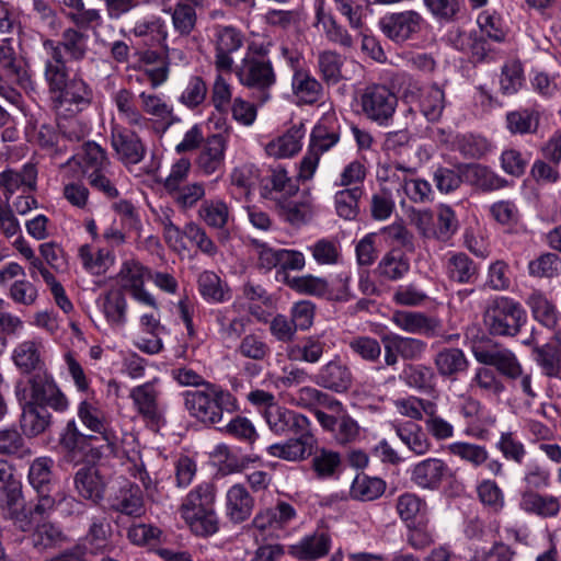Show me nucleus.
I'll list each match as a JSON object with an SVG mask.
<instances>
[{
    "instance_id": "obj_1",
    "label": "nucleus",
    "mask_w": 561,
    "mask_h": 561,
    "mask_svg": "<svg viewBox=\"0 0 561 561\" xmlns=\"http://www.w3.org/2000/svg\"><path fill=\"white\" fill-rule=\"evenodd\" d=\"M264 419L275 435L288 437L283 443L270 445L266 448L270 456L289 462H300L311 457L317 446V437L306 415L280 405H273L268 411H264Z\"/></svg>"
},
{
    "instance_id": "obj_2",
    "label": "nucleus",
    "mask_w": 561,
    "mask_h": 561,
    "mask_svg": "<svg viewBox=\"0 0 561 561\" xmlns=\"http://www.w3.org/2000/svg\"><path fill=\"white\" fill-rule=\"evenodd\" d=\"M80 421L99 435H84L76 422L69 421L61 434V446L73 454H82L88 461H98L115 454V436L106 430L103 412L88 401H82L78 408Z\"/></svg>"
},
{
    "instance_id": "obj_3",
    "label": "nucleus",
    "mask_w": 561,
    "mask_h": 561,
    "mask_svg": "<svg viewBox=\"0 0 561 561\" xmlns=\"http://www.w3.org/2000/svg\"><path fill=\"white\" fill-rule=\"evenodd\" d=\"M46 48L49 60L44 76L57 113L75 115L83 111L91 104V88L82 79L69 80L65 57L57 46L47 44Z\"/></svg>"
},
{
    "instance_id": "obj_4",
    "label": "nucleus",
    "mask_w": 561,
    "mask_h": 561,
    "mask_svg": "<svg viewBox=\"0 0 561 561\" xmlns=\"http://www.w3.org/2000/svg\"><path fill=\"white\" fill-rule=\"evenodd\" d=\"M184 405L191 416L206 425H218L225 413L237 410V400L228 391L211 382L204 388L187 390L183 393Z\"/></svg>"
},
{
    "instance_id": "obj_5",
    "label": "nucleus",
    "mask_w": 561,
    "mask_h": 561,
    "mask_svg": "<svg viewBox=\"0 0 561 561\" xmlns=\"http://www.w3.org/2000/svg\"><path fill=\"white\" fill-rule=\"evenodd\" d=\"M483 318L490 334L514 336L525 322V311L519 302L501 296L488 304Z\"/></svg>"
},
{
    "instance_id": "obj_6",
    "label": "nucleus",
    "mask_w": 561,
    "mask_h": 561,
    "mask_svg": "<svg viewBox=\"0 0 561 561\" xmlns=\"http://www.w3.org/2000/svg\"><path fill=\"white\" fill-rule=\"evenodd\" d=\"M30 393L27 389L22 388V383L16 385V396L25 403L42 404L53 408L56 411H64L68 407V400L60 391L53 378L46 373H35L30 379Z\"/></svg>"
},
{
    "instance_id": "obj_7",
    "label": "nucleus",
    "mask_w": 561,
    "mask_h": 561,
    "mask_svg": "<svg viewBox=\"0 0 561 561\" xmlns=\"http://www.w3.org/2000/svg\"><path fill=\"white\" fill-rule=\"evenodd\" d=\"M359 103L369 121L387 125L396 112L398 98L387 85L373 83L363 90Z\"/></svg>"
},
{
    "instance_id": "obj_8",
    "label": "nucleus",
    "mask_w": 561,
    "mask_h": 561,
    "mask_svg": "<svg viewBox=\"0 0 561 561\" xmlns=\"http://www.w3.org/2000/svg\"><path fill=\"white\" fill-rule=\"evenodd\" d=\"M391 322L407 333L420 334L426 337L442 336L447 343L459 337V334L444 335L442 333V321L420 311L396 310L391 314Z\"/></svg>"
},
{
    "instance_id": "obj_9",
    "label": "nucleus",
    "mask_w": 561,
    "mask_h": 561,
    "mask_svg": "<svg viewBox=\"0 0 561 561\" xmlns=\"http://www.w3.org/2000/svg\"><path fill=\"white\" fill-rule=\"evenodd\" d=\"M240 82L262 93V101L270 99L267 90L275 84L276 75L272 62L264 57L245 56L237 68Z\"/></svg>"
},
{
    "instance_id": "obj_10",
    "label": "nucleus",
    "mask_w": 561,
    "mask_h": 561,
    "mask_svg": "<svg viewBox=\"0 0 561 561\" xmlns=\"http://www.w3.org/2000/svg\"><path fill=\"white\" fill-rule=\"evenodd\" d=\"M0 515L22 533H28L34 528V522L31 519V513L26 508L22 489L18 482L3 484L0 488Z\"/></svg>"
},
{
    "instance_id": "obj_11",
    "label": "nucleus",
    "mask_w": 561,
    "mask_h": 561,
    "mask_svg": "<svg viewBox=\"0 0 561 561\" xmlns=\"http://www.w3.org/2000/svg\"><path fill=\"white\" fill-rule=\"evenodd\" d=\"M285 283L300 294L324 297L333 301H347L351 299L348 276L340 277L336 287H330L324 278L312 275L286 276Z\"/></svg>"
},
{
    "instance_id": "obj_12",
    "label": "nucleus",
    "mask_w": 561,
    "mask_h": 561,
    "mask_svg": "<svg viewBox=\"0 0 561 561\" xmlns=\"http://www.w3.org/2000/svg\"><path fill=\"white\" fill-rule=\"evenodd\" d=\"M340 140V135L323 125H317L311 133L308 150L299 163L298 179L309 181L313 178L321 156Z\"/></svg>"
},
{
    "instance_id": "obj_13",
    "label": "nucleus",
    "mask_w": 561,
    "mask_h": 561,
    "mask_svg": "<svg viewBox=\"0 0 561 561\" xmlns=\"http://www.w3.org/2000/svg\"><path fill=\"white\" fill-rule=\"evenodd\" d=\"M157 382L158 379L154 378L133 388L129 393L137 413L151 428H159L165 422L159 404L160 391Z\"/></svg>"
},
{
    "instance_id": "obj_14",
    "label": "nucleus",
    "mask_w": 561,
    "mask_h": 561,
    "mask_svg": "<svg viewBox=\"0 0 561 561\" xmlns=\"http://www.w3.org/2000/svg\"><path fill=\"white\" fill-rule=\"evenodd\" d=\"M424 20L413 10L390 13L379 21L381 32L392 42L403 44L412 39L422 30Z\"/></svg>"
},
{
    "instance_id": "obj_15",
    "label": "nucleus",
    "mask_w": 561,
    "mask_h": 561,
    "mask_svg": "<svg viewBox=\"0 0 561 561\" xmlns=\"http://www.w3.org/2000/svg\"><path fill=\"white\" fill-rule=\"evenodd\" d=\"M297 517L296 508L286 501H277L274 506L260 510L252 519L251 527L263 538L276 535Z\"/></svg>"
},
{
    "instance_id": "obj_16",
    "label": "nucleus",
    "mask_w": 561,
    "mask_h": 561,
    "mask_svg": "<svg viewBox=\"0 0 561 561\" xmlns=\"http://www.w3.org/2000/svg\"><path fill=\"white\" fill-rule=\"evenodd\" d=\"M525 345L533 346V357L542 375L548 378L561 379V330L545 344L539 345L535 336L523 341Z\"/></svg>"
},
{
    "instance_id": "obj_17",
    "label": "nucleus",
    "mask_w": 561,
    "mask_h": 561,
    "mask_svg": "<svg viewBox=\"0 0 561 561\" xmlns=\"http://www.w3.org/2000/svg\"><path fill=\"white\" fill-rule=\"evenodd\" d=\"M112 147L117 159L124 165H135L140 163L146 153L147 146L139 135L124 126L116 125L112 128Z\"/></svg>"
},
{
    "instance_id": "obj_18",
    "label": "nucleus",
    "mask_w": 561,
    "mask_h": 561,
    "mask_svg": "<svg viewBox=\"0 0 561 561\" xmlns=\"http://www.w3.org/2000/svg\"><path fill=\"white\" fill-rule=\"evenodd\" d=\"M215 65L219 70L230 71L233 65L231 54L243 45L242 33L233 26L218 25L214 34Z\"/></svg>"
},
{
    "instance_id": "obj_19",
    "label": "nucleus",
    "mask_w": 561,
    "mask_h": 561,
    "mask_svg": "<svg viewBox=\"0 0 561 561\" xmlns=\"http://www.w3.org/2000/svg\"><path fill=\"white\" fill-rule=\"evenodd\" d=\"M314 382L324 389L342 393L352 387L353 374L340 356H334L333 359L321 366L314 376Z\"/></svg>"
},
{
    "instance_id": "obj_20",
    "label": "nucleus",
    "mask_w": 561,
    "mask_h": 561,
    "mask_svg": "<svg viewBox=\"0 0 561 561\" xmlns=\"http://www.w3.org/2000/svg\"><path fill=\"white\" fill-rule=\"evenodd\" d=\"M47 44L57 46L62 57L64 53H66L69 59L75 61L84 59L88 53V35L75 27H68L62 31L61 39L59 42H55L53 39H45L43 42L42 57L44 59L45 69L47 68V62L49 60V54L46 48Z\"/></svg>"
},
{
    "instance_id": "obj_21",
    "label": "nucleus",
    "mask_w": 561,
    "mask_h": 561,
    "mask_svg": "<svg viewBox=\"0 0 561 561\" xmlns=\"http://www.w3.org/2000/svg\"><path fill=\"white\" fill-rule=\"evenodd\" d=\"M110 507L127 516L140 517L145 513L142 491L137 484L125 481L110 496Z\"/></svg>"
},
{
    "instance_id": "obj_22",
    "label": "nucleus",
    "mask_w": 561,
    "mask_h": 561,
    "mask_svg": "<svg viewBox=\"0 0 561 561\" xmlns=\"http://www.w3.org/2000/svg\"><path fill=\"white\" fill-rule=\"evenodd\" d=\"M449 474V467L439 458H427L414 465L411 481L426 490H437Z\"/></svg>"
},
{
    "instance_id": "obj_23",
    "label": "nucleus",
    "mask_w": 561,
    "mask_h": 561,
    "mask_svg": "<svg viewBox=\"0 0 561 561\" xmlns=\"http://www.w3.org/2000/svg\"><path fill=\"white\" fill-rule=\"evenodd\" d=\"M226 148L227 139L221 134L207 137L196 158L197 168L206 175L219 171L224 165Z\"/></svg>"
},
{
    "instance_id": "obj_24",
    "label": "nucleus",
    "mask_w": 561,
    "mask_h": 561,
    "mask_svg": "<svg viewBox=\"0 0 561 561\" xmlns=\"http://www.w3.org/2000/svg\"><path fill=\"white\" fill-rule=\"evenodd\" d=\"M476 359L484 365L494 366L502 375L516 379L522 375V366L515 354L507 348L476 350Z\"/></svg>"
},
{
    "instance_id": "obj_25",
    "label": "nucleus",
    "mask_w": 561,
    "mask_h": 561,
    "mask_svg": "<svg viewBox=\"0 0 561 561\" xmlns=\"http://www.w3.org/2000/svg\"><path fill=\"white\" fill-rule=\"evenodd\" d=\"M75 486L85 500L100 503L104 499L106 480L95 467H82L75 474Z\"/></svg>"
},
{
    "instance_id": "obj_26",
    "label": "nucleus",
    "mask_w": 561,
    "mask_h": 561,
    "mask_svg": "<svg viewBox=\"0 0 561 561\" xmlns=\"http://www.w3.org/2000/svg\"><path fill=\"white\" fill-rule=\"evenodd\" d=\"M253 507L254 500L244 485L234 484L228 490L226 514L232 523L240 524L247 520L251 516Z\"/></svg>"
},
{
    "instance_id": "obj_27",
    "label": "nucleus",
    "mask_w": 561,
    "mask_h": 561,
    "mask_svg": "<svg viewBox=\"0 0 561 561\" xmlns=\"http://www.w3.org/2000/svg\"><path fill=\"white\" fill-rule=\"evenodd\" d=\"M306 135V128L302 123L294 125L284 135L270 141L265 151L270 157L276 159L290 158L301 149V140Z\"/></svg>"
},
{
    "instance_id": "obj_28",
    "label": "nucleus",
    "mask_w": 561,
    "mask_h": 561,
    "mask_svg": "<svg viewBox=\"0 0 561 561\" xmlns=\"http://www.w3.org/2000/svg\"><path fill=\"white\" fill-rule=\"evenodd\" d=\"M463 180L482 192H493L508 185L507 180L482 164H463Z\"/></svg>"
},
{
    "instance_id": "obj_29",
    "label": "nucleus",
    "mask_w": 561,
    "mask_h": 561,
    "mask_svg": "<svg viewBox=\"0 0 561 561\" xmlns=\"http://www.w3.org/2000/svg\"><path fill=\"white\" fill-rule=\"evenodd\" d=\"M445 271L449 280L459 284H472L479 277L478 264L463 252L449 253Z\"/></svg>"
},
{
    "instance_id": "obj_30",
    "label": "nucleus",
    "mask_w": 561,
    "mask_h": 561,
    "mask_svg": "<svg viewBox=\"0 0 561 561\" xmlns=\"http://www.w3.org/2000/svg\"><path fill=\"white\" fill-rule=\"evenodd\" d=\"M37 169L33 163H26L20 171L5 170L0 173V187L8 194L22 190L23 193L36 188Z\"/></svg>"
},
{
    "instance_id": "obj_31",
    "label": "nucleus",
    "mask_w": 561,
    "mask_h": 561,
    "mask_svg": "<svg viewBox=\"0 0 561 561\" xmlns=\"http://www.w3.org/2000/svg\"><path fill=\"white\" fill-rule=\"evenodd\" d=\"M291 91L298 103L314 104L321 100L323 88L307 70L296 69L291 79Z\"/></svg>"
},
{
    "instance_id": "obj_32",
    "label": "nucleus",
    "mask_w": 561,
    "mask_h": 561,
    "mask_svg": "<svg viewBox=\"0 0 561 561\" xmlns=\"http://www.w3.org/2000/svg\"><path fill=\"white\" fill-rule=\"evenodd\" d=\"M50 420V413L42 404L24 403L20 426L25 436L36 437L48 428Z\"/></svg>"
},
{
    "instance_id": "obj_33",
    "label": "nucleus",
    "mask_w": 561,
    "mask_h": 561,
    "mask_svg": "<svg viewBox=\"0 0 561 561\" xmlns=\"http://www.w3.org/2000/svg\"><path fill=\"white\" fill-rule=\"evenodd\" d=\"M330 547V535L320 530L304 537L297 545L293 546V553L300 560H317L327 556Z\"/></svg>"
},
{
    "instance_id": "obj_34",
    "label": "nucleus",
    "mask_w": 561,
    "mask_h": 561,
    "mask_svg": "<svg viewBox=\"0 0 561 561\" xmlns=\"http://www.w3.org/2000/svg\"><path fill=\"white\" fill-rule=\"evenodd\" d=\"M215 486L210 483H203L193 489L181 505L183 517L196 516L203 512L214 510Z\"/></svg>"
},
{
    "instance_id": "obj_35",
    "label": "nucleus",
    "mask_w": 561,
    "mask_h": 561,
    "mask_svg": "<svg viewBox=\"0 0 561 561\" xmlns=\"http://www.w3.org/2000/svg\"><path fill=\"white\" fill-rule=\"evenodd\" d=\"M520 508L540 517H554L559 514L561 504L557 496L541 495L536 491H524L520 497Z\"/></svg>"
},
{
    "instance_id": "obj_36",
    "label": "nucleus",
    "mask_w": 561,
    "mask_h": 561,
    "mask_svg": "<svg viewBox=\"0 0 561 561\" xmlns=\"http://www.w3.org/2000/svg\"><path fill=\"white\" fill-rule=\"evenodd\" d=\"M434 365L442 377L455 379L467 370L469 362L460 348L446 347L435 355Z\"/></svg>"
},
{
    "instance_id": "obj_37",
    "label": "nucleus",
    "mask_w": 561,
    "mask_h": 561,
    "mask_svg": "<svg viewBox=\"0 0 561 561\" xmlns=\"http://www.w3.org/2000/svg\"><path fill=\"white\" fill-rule=\"evenodd\" d=\"M540 124V113L535 108H518L506 114V127L513 135L536 134Z\"/></svg>"
},
{
    "instance_id": "obj_38",
    "label": "nucleus",
    "mask_w": 561,
    "mask_h": 561,
    "mask_svg": "<svg viewBox=\"0 0 561 561\" xmlns=\"http://www.w3.org/2000/svg\"><path fill=\"white\" fill-rule=\"evenodd\" d=\"M130 32L136 37H148L151 46H157L164 53H168V26L161 18L136 22Z\"/></svg>"
},
{
    "instance_id": "obj_39",
    "label": "nucleus",
    "mask_w": 561,
    "mask_h": 561,
    "mask_svg": "<svg viewBox=\"0 0 561 561\" xmlns=\"http://www.w3.org/2000/svg\"><path fill=\"white\" fill-rule=\"evenodd\" d=\"M72 162L81 165L82 173L85 175V171H100L101 169H108L110 161L106 152L95 142H85L82 147V156L77 160V156H71L61 163L60 167L70 165Z\"/></svg>"
},
{
    "instance_id": "obj_40",
    "label": "nucleus",
    "mask_w": 561,
    "mask_h": 561,
    "mask_svg": "<svg viewBox=\"0 0 561 561\" xmlns=\"http://www.w3.org/2000/svg\"><path fill=\"white\" fill-rule=\"evenodd\" d=\"M325 343L318 335H309L300 343L287 348V356L291 360H300L309 364H317L324 353Z\"/></svg>"
},
{
    "instance_id": "obj_41",
    "label": "nucleus",
    "mask_w": 561,
    "mask_h": 561,
    "mask_svg": "<svg viewBox=\"0 0 561 561\" xmlns=\"http://www.w3.org/2000/svg\"><path fill=\"white\" fill-rule=\"evenodd\" d=\"M41 344L35 341L20 343L13 352L14 364L25 374L32 371L41 373L44 363L42 360Z\"/></svg>"
},
{
    "instance_id": "obj_42",
    "label": "nucleus",
    "mask_w": 561,
    "mask_h": 561,
    "mask_svg": "<svg viewBox=\"0 0 561 561\" xmlns=\"http://www.w3.org/2000/svg\"><path fill=\"white\" fill-rule=\"evenodd\" d=\"M396 433L401 442L416 455H424L431 448V443L423 430L413 422L394 425Z\"/></svg>"
},
{
    "instance_id": "obj_43",
    "label": "nucleus",
    "mask_w": 561,
    "mask_h": 561,
    "mask_svg": "<svg viewBox=\"0 0 561 561\" xmlns=\"http://www.w3.org/2000/svg\"><path fill=\"white\" fill-rule=\"evenodd\" d=\"M113 101L119 115L130 126L145 127L148 125L141 111L134 103V93L128 89H119L113 94Z\"/></svg>"
},
{
    "instance_id": "obj_44",
    "label": "nucleus",
    "mask_w": 561,
    "mask_h": 561,
    "mask_svg": "<svg viewBox=\"0 0 561 561\" xmlns=\"http://www.w3.org/2000/svg\"><path fill=\"white\" fill-rule=\"evenodd\" d=\"M317 19L318 23L322 26L325 38L330 43L344 49L353 48L355 43L354 37L343 25L339 24L331 14H325L322 9H319Z\"/></svg>"
},
{
    "instance_id": "obj_45",
    "label": "nucleus",
    "mask_w": 561,
    "mask_h": 561,
    "mask_svg": "<svg viewBox=\"0 0 561 561\" xmlns=\"http://www.w3.org/2000/svg\"><path fill=\"white\" fill-rule=\"evenodd\" d=\"M527 305L535 320L548 329L556 328L558 323V310L556 306L540 291H533L527 298Z\"/></svg>"
},
{
    "instance_id": "obj_46",
    "label": "nucleus",
    "mask_w": 561,
    "mask_h": 561,
    "mask_svg": "<svg viewBox=\"0 0 561 561\" xmlns=\"http://www.w3.org/2000/svg\"><path fill=\"white\" fill-rule=\"evenodd\" d=\"M409 270V260L399 249L388 251L377 266L378 274L388 280L401 279Z\"/></svg>"
},
{
    "instance_id": "obj_47",
    "label": "nucleus",
    "mask_w": 561,
    "mask_h": 561,
    "mask_svg": "<svg viewBox=\"0 0 561 561\" xmlns=\"http://www.w3.org/2000/svg\"><path fill=\"white\" fill-rule=\"evenodd\" d=\"M400 378L411 388L431 392L434 390L436 376L428 366L408 364L403 367Z\"/></svg>"
},
{
    "instance_id": "obj_48",
    "label": "nucleus",
    "mask_w": 561,
    "mask_h": 561,
    "mask_svg": "<svg viewBox=\"0 0 561 561\" xmlns=\"http://www.w3.org/2000/svg\"><path fill=\"white\" fill-rule=\"evenodd\" d=\"M32 541L36 550L45 551L64 545L67 536L57 525L45 522L35 527Z\"/></svg>"
},
{
    "instance_id": "obj_49",
    "label": "nucleus",
    "mask_w": 561,
    "mask_h": 561,
    "mask_svg": "<svg viewBox=\"0 0 561 561\" xmlns=\"http://www.w3.org/2000/svg\"><path fill=\"white\" fill-rule=\"evenodd\" d=\"M379 233L387 244L394 247L393 249H403L410 253L415 251V237L402 220L381 228Z\"/></svg>"
},
{
    "instance_id": "obj_50",
    "label": "nucleus",
    "mask_w": 561,
    "mask_h": 561,
    "mask_svg": "<svg viewBox=\"0 0 561 561\" xmlns=\"http://www.w3.org/2000/svg\"><path fill=\"white\" fill-rule=\"evenodd\" d=\"M311 467L320 479H329L336 474L341 467V455L337 451L314 447Z\"/></svg>"
},
{
    "instance_id": "obj_51",
    "label": "nucleus",
    "mask_w": 561,
    "mask_h": 561,
    "mask_svg": "<svg viewBox=\"0 0 561 561\" xmlns=\"http://www.w3.org/2000/svg\"><path fill=\"white\" fill-rule=\"evenodd\" d=\"M195 7L190 2L180 1L168 10L171 13L173 28L180 36H188L195 30L197 22Z\"/></svg>"
},
{
    "instance_id": "obj_52",
    "label": "nucleus",
    "mask_w": 561,
    "mask_h": 561,
    "mask_svg": "<svg viewBox=\"0 0 561 561\" xmlns=\"http://www.w3.org/2000/svg\"><path fill=\"white\" fill-rule=\"evenodd\" d=\"M198 289L201 295L208 301L222 302L230 298V290L220 277L210 271H204L198 276Z\"/></svg>"
},
{
    "instance_id": "obj_53",
    "label": "nucleus",
    "mask_w": 561,
    "mask_h": 561,
    "mask_svg": "<svg viewBox=\"0 0 561 561\" xmlns=\"http://www.w3.org/2000/svg\"><path fill=\"white\" fill-rule=\"evenodd\" d=\"M363 195L359 186L343 188L334 195L335 211L339 217L345 220H353L359 213L358 202Z\"/></svg>"
},
{
    "instance_id": "obj_54",
    "label": "nucleus",
    "mask_w": 561,
    "mask_h": 561,
    "mask_svg": "<svg viewBox=\"0 0 561 561\" xmlns=\"http://www.w3.org/2000/svg\"><path fill=\"white\" fill-rule=\"evenodd\" d=\"M343 64V57L335 50H323L318 55V70L327 84H336L342 80Z\"/></svg>"
},
{
    "instance_id": "obj_55",
    "label": "nucleus",
    "mask_w": 561,
    "mask_h": 561,
    "mask_svg": "<svg viewBox=\"0 0 561 561\" xmlns=\"http://www.w3.org/2000/svg\"><path fill=\"white\" fill-rule=\"evenodd\" d=\"M386 489V483L379 478L359 473L355 477L351 486V496L359 501H373L379 497Z\"/></svg>"
},
{
    "instance_id": "obj_56",
    "label": "nucleus",
    "mask_w": 561,
    "mask_h": 561,
    "mask_svg": "<svg viewBox=\"0 0 561 561\" xmlns=\"http://www.w3.org/2000/svg\"><path fill=\"white\" fill-rule=\"evenodd\" d=\"M54 461L48 457L36 458L28 470V482L36 492L51 490Z\"/></svg>"
},
{
    "instance_id": "obj_57",
    "label": "nucleus",
    "mask_w": 561,
    "mask_h": 561,
    "mask_svg": "<svg viewBox=\"0 0 561 561\" xmlns=\"http://www.w3.org/2000/svg\"><path fill=\"white\" fill-rule=\"evenodd\" d=\"M174 204L182 210L193 208L206 194L202 182L185 183L167 193Z\"/></svg>"
},
{
    "instance_id": "obj_58",
    "label": "nucleus",
    "mask_w": 561,
    "mask_h": 561,
    "mask_svg": "<svg viewBox=\"0 0 561 561\" xmlns=\"http://www.w3.org/2000/svg\"><path fill=\"white\" fill-rule=\"evenodd\" d=\"M198 216L207 226L224 229L229 220V208L220 199L205 201L199 207Z\"/></svg>"
},
{
    "instance_id": "obj_59",
    "label": "nucleus",
    "mask_w": 561,
    "mask_h": 561,
    "mask_svg": "<svg viewBox=\"0 0 561 561\" xmlns=\"http://www.w3.org/2000/svg\"><path fill=\"white\" fill-rule=\"evenodd\" d=\"M0 454L26 458L32 456V450L18 430L3 428L0 430Z\"/></svg>"
},
{
    "instance_id": "obj_60",
    "label": "nucleus",
    "mask_w": 561,
    "mask_h": 561,
    "mask_svg": "<svg viewBox=\"0 0 561 561\" xmlns=\"http://www.w3.org/2000/svg\"><path fill=\"white\" fill-rule=\"evenodd\" d=\"M79 257L83 267L93 274L104 273L113 263L110 251L104 249L94 251L89 244L79 248Z\"/></svg>"
},
{
    "instance_id": "obj_61",
    "label": "nucleus",
    "mask_w": 561,
    "mask_h": 561,
    "mask_svg": "<svg viewBox=\"0 0 561 561\" xmlns=\"http://www.w3.org/2000/svg\"><path fill=\"white\" fill-rule=\"evenodd\" d=\"M237 352L253 360H264L271 355V347L262 334L250 333L242 337Z\"/></svg>"
},
{
    "instance_id": "obj_62",
    "label": "nucleus",
    "mask_w": 561,
    "mask_h": 561,
    "mask_svg": "<svg viewBox=\"0 0 561 561\" xmlns=\"http://www.w3.org/2000/svg\"><path fill=\"white\" fill-rule=\"evenodd\" d=\"M524 70L518 60L504 64L500 77V89L505 95H513L519 91L524 83Z\"/></svg>"
},
{
    "instance_id": "obj_63",
    "label": "nucleus",
    "mask_w": 561,
    "mask_h": 561,
    "mask_svg": "<svg viewBox=\"0 0 561 561\" xmlns=\"http://www.w3.org/2000/svg\"><path fill=\"white\" fill-rule=\"evenodd\" d=\"M448 450L451 455L469 462L474 468L482 466L489 458L485 447L477 444L457 442L450 444Z\"/></svg>"
},
{
    "instance_id": "obj_64",
    "label": "nucleus",
    "mask_w": 561,
    "mask_h": 561,
    "mask_svg": "<svg viewBox=\"0 0 561 561\" xmlns=\"http://www.w3.org/2000/svg\"><path fill=\"white\" fill-rule=\"evenodd\" d=\"M391 335L396 343L394 350L403 360H420L424 356L427 344L423 340L394 333H391Z\"/></svg>"
}]
</instances>
